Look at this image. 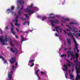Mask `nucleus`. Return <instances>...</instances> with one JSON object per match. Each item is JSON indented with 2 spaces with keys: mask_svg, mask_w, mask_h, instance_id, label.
Returning <instances> with one entry per match:
<instances>
[{
  "mask_svg": "<svg viewBox=\"0 0 80 80\" xmlns=\"http://www.w3.org/2000/svg\"><path fill=\"white\" fill-rule=\"evenodd\" d=\"M67 53L68 54V57H70V55H71V58L70 59L71 60H72V59L74 60L75 64H74L73 62H70V61L68 59H66V61L68 63L67 64H64V65L63 68V71H64V72H67V71H68V66L71 67V66H72V72H73V71H74V68H75V66L76 67V65H77V63H76L75 62H77V61H78V62L77 63H78V67L79 68L80 71V62H78V53L75 52L73 53V52H72L70 51H68Z\"/></svg>",
  "mask_w": 80,
  "mask_h": 80,
  "instance_id": "nucleus-1",
  "label": "nucleus"
},
{
  "mask_svg": "<svg viewBox=\"0 0 80 80\" xmlns=\"http://www.w3.org/2000/svg\"><path fill=\"white\" fill-rule=\"evenodd\" d=\"M17 3H18V6L16 10H18V9L20 8V6L18 5V3H19L22 7V8H20V10L18 11V15H17V12H14L12 11L14 10V8H15V6H11V9H7L6 11V13H7V14H8L10 12H11L12 15L14 13V15L15 16V18L13 20V22L14 23L16 22V23L15 24L16 26L20 27L21 24H18V20H17V18H18L20 17V16H21L22 14L23 13V12L22 11L23 10V6L25 4V2H24L23 0H17Z\"/></svg>",
  "mask_w": 80,
  "mask_h": 80,
  "instance_id": "nucleus-2",
  "label": "nucleus"
},
{
  "mask_svg": "<svg viewBox=\"0 0 80 80\" xmlns=\"http://www.w3.org/2000/svg\"><path fill=\"white\" fill-rule=\"evenodd\" d=\"M74 24H75V23L73 22H71L69 23V26H72V28H70V26H69V25L66 24V26L68 27L71 30L72 32H74L72 34L70 32H67V33H68V37H71V38L72 39V41L75 43V47L74 48V50L75 52L76 50L78 53V52H79V50H78V44L77 42V41H76L75 38H74V37H73V35L77 38H78L79 37H80V30L79 31V33H78V28L76 27H74L72 25Z\"/></svg>",
  "mask_w": 80,
  "mask_h": 80,
  "instance_id": "nucleus-3",
  "label": "nucleus"
},
{
  "mask_svg": "<svg viewBox=\"0 0 80 80\" xmlns=\"http://www.w3.org/2000/svg\"><path fill=\"white\" fill-rule=\"evenodd\" d=\"M7 35H5V37H3V35L1 36V37H0V42L1 43H2V45H6L5 42H9L11 47L10 49V52L12 53H15V54L16 55L18 52L17 49L15 48H14L15 50H13V48L15 47V45L13 44V42L10 38H7Z\"/></svg>",
  "mask_w": 80,
  "mask_h": 80,
  "instance_id": "nucleus-4",
  "label": "nucleus"
},
{
  "mask_svg": "<svg viewBox=\"0 0 80 80\" xmlns=\"http://www.w3.org/2000/svg\"><path fill=\"white\" fill-rule=\"evenodd\" d=\"M33 6V4H32L30 6H27V8L25 9V12H28V15L27 14H24V15L25 16L26 19L27 20L29 19L30 16L32 14H33V13H35V11L34 10H31V8H32Z\"/></svg>",
  "mask_w": 80,
  "mask_h": 80,
  "instance_id": "nucleus-5",
  "label": "nucleus"
},
{
  "mask_svg": "<svg viewBox=\"0 0 80 80\" xmlns=\"http://www.w3.org/2000/svg\"><path fill=\"white\" fill-rule=\"evenodd\" d=\"M54 17H48V21L49 22L51 23V25L52 26V27H55V23H56L57 24H58L59 23V21L57 19H55L54 20H53V19H52V18H54Z\"/></svg>",
  "mask_w": 80,
  "mask_h": 80,
  "instance_id": "nucleus-6",
  "label": "nucleus"
},
{
  "mask_svg": "<svg viewBox=\"0 0 80 80\" xmlns=\"http://www.w3.org/2000/svg\"><path fill=\"white\" fill-rule=\"evenodd\" d=\"M16 67H17L15 66V65H13L12 67V69L11 70L10 72H8V77L10 79L9 80H13V79H12V74H13V71L15 70Z\"/></svg>",
  "mask_w": 80,
  "mask_h": 80,
  "instance_id": "nucleus-7",
  "label": "nucleus"
},
{
  "mask_svg": "<svg viewBox=\"0 0 80 80\" xmlns=\"http://www.w3.org/2000/svg\"><path fill=\"white\" fill-rule=\"evenodd\" d=\"M61 27L60 26H55V28L56 29V31L58 33H59L58 31V29H59V31L61 32H62V29L60 28Z\"/></svg>",
  "mask_w": 80,
  "mask_h": 80,
  "instance_id": "nucleus-8",
  "label": "nucleus"
},
{
  "mask_svg": "<svg viewBox=\"0 0 80 80\" xmlns=\"http://www.w3.org/2000/svg\"><path fill=\"white\" fill-rule=\"evenodd\" d=\"M69 18H65L64 17H62V19H61V22L63 23H65V21L66 22H69Z\"/></svg>",
  "mask_w": 80,
  "mask_h": 80,
  "instance_id": "nucleus-9",
  "label": "nucleus"
},
{
  "mask_svg": "<svg viewBox=\"0 0 80 80\" xmlns=\"http://www.w3.org/2000/svg\"><path fill=\"white\" fill-rule=\"evenodd\" d=\"M11 32L14 35H15V32L13 31V29H14V27L13 25V23L12 22H11Z\"/></svg>",
  "mask_w": 80,
  "mask_h": 80,
  "instance_id": "nucleus-10",
  "label": "nucleus"
},
{
  "mask_svg": "<svg viewBox=\"0 0 80 80\" xmlns=\"http://www.w3.org/2000/svg\"><path fill=\"white\" fill-rule=\"evenodd\" d=\"M10 61L11 64H12L15 62V58L12 57Z\"/></svg>",
  "mask_w": 80,
  "mask_h": 80,
  "instance_id": "nucleus-11",
  "label": "nucleus"
},
{
  "mask_svg": "<svg viewBox=\"0 0 80 80\" xmlns=\"http://www.w3.org/2000/svg\"><path fill=\"white\" fill-rule=\"evenodd\" d=\"M67 40L68 45H69V46H70L71 45V43H72L71 39L69 38H67Z\"/></svg>",
  "mask_w": 80,
  "mask_h": 80,
  "instance_id": "nucleus-12",
  "label": "nucleus"
},
{
  "mask_svg": "<svg viewBox=\"0 0 80 80\" xmlns=\"http://www.w3.org/2000/svg\"><path fill=\"white\" fill-rule=\"evenodd\" d=\"M39 71V69H38V70L36 71L35 72V73L36 74V75L37 77H38V79L39 80H40V77L38 76V71Z\"/></svg>",
  "mask_w": 80,
  "mask_h": 80,
  "instance_id": "nucleus-13",
  "label": "nucleus"
},
{
  "mask_svg": "<svg viewBox=\"0 0 80 80\" xmlns=\"http://www.w3.org/2000/svg\"><path fill=\"white\" fill-rule=\"evenodd\" d=\"M14 42L16 43V45L18 46H20V44H19V42L15 40H14Z\"/></svg>",
  "mask_w": 80,
  "mask_h": 80,
  "instance_id": "nucleus-14",
  "label": "nucleus"
},
{
  "mask_svg": "<svg viewBox=\"0 0 80 80\" xmlns=\"http://www.w3.org/2000/svg\"><path fill=\"white\" fill-rule=\"evenodd\" d=\"M46 18H47V17H46V16H42L41 20L42 21H44V20H46Z\"/></svg>",
  "mask_w": 80,
  "mask_h": 80,
  "instance_id": "nucleus-15",
  "label": "nucleus"
},
{
  "mask_svg": "<svg viewBox=\"0 0 80 80\" xmlns=\"http://www.w3.org/2000/svg\"><path fill=\"white\" fill-rule=\"evenodd\" d=\"M35 62L34 60H31L29 61V65H31V63H32V62Z\"/></svg>",
  "mask_w": 80,
  "mask_h": 80,
  "instance_id": "nucleus-16",
  "label": "nucleus"
},
{
  "mask_svg": "<svg viewBox=\"0 0 80 80\" xmlns=\"http://www.w3.org/2000/svg\"><path fill=\"white\" fill-rule=\"evenodd\" d=\"M21 37L22 39L21 40V41L22 42H22H23V41H25V40H24V38H23V36L21 35Z\"/></svg>",
  "mask_w": 80,
  "mask_h": 80,
  "instance_id": "nucleus-17",
  "label": "nucleus"
},
{
  "mask_svg": "<svg viewBox=\"0 0 80 80\" xmlns=\"http://www.w3.org/2000/svg\"><path fill=\"white\" fill-rule=\"evenodd\" d=\"M61 57H64V58H65L67 57V55L66 54H62L60 56Z\"/></svg>",
  "mask_w": 80,
  "mask_h": 80,
  "instance_id": "nucleus-18",
  "label": "nucleus"
},
{
  "mask_svg": "<svg viewBox=\"0 0 80 80\" xmlns=\"http://www.w3.org/2000/svg\"><path fill=\"white\" fill-rule=\"evenodd\" d=\"M40 73L42 75H46V73L43 72H41Z\"/></svg>",
  "mask_w": 80,
  "mask_h": 80,
  "instance_id": "nucleus-19",
  "label": "nucleus"
},
{
  "mask_svg": "<svg viewBox=\"0 0 80 80\" xmlns=\"http://www.w3.org/2000/svg\"><path fill=\"white\" fill-rule=\"evenodd\" d=\"M34 9L35 10H36V11H38V10H39V9L36 7H34Z\"/></svg>",
  "mask_w": 80,
  "mask_h": 80,
  "instance_id": "nucleus-20",
  "label": "nucleus"
},
{
  "mask_svg": "<svg viewBox=\"0 0 80 80\" xmlns=\"http://www.w3.org/2000/svg\"><path fill=\"white\" fill-rule=\"evenodd\" d=\"M62 43L63 45H66V43L65 42V40H64L62 41Z\"/></svg>",
  "mask_w": 80,
  "mask_h": 80,
  "instance_id": "nucleus-21",
  "label": "nucleus"
},
{
  "mask_svg": "<svg viewBox=\"0 0 80 80\" xmlns=\"http://www.w3.org/2000/svg\"><path fill=\"white\" fill-rule=\"evenodd\" d=\"M65 78H67V76H68V73L67 72H66V73H65Z\"/></svg>",
  "mask_w": 80,
  "mask_h": 80,
  "instance_id": "nucleus-22",
  "label": "nucleus"
},
{
  "mask_svg": "<svg viewBox=\"0 0 80 80\" xmlns=\"http://www.w3.org/2000/svg\"><path fill=\"white\" fill-rule=\"evenodd\" d=\"M20 19H21V20H22V21H23V20H25L26 19L23 18V17H21L20 18Z\"/></svg>",
  "mask_w": 80,
  "mask_h": 80,
  "instance_id": "nucleus-23",
  "label": "nucleus"
},
{
  "mask_svg": "<svg viewBox=\"0 0 80 80\" xmlns=\"http://www.w3.org/2000/svg\"><path fill=\"white\" fill-rule=\"evenodd\" d=\"M26 23H27V21H25V22H24L23 23V25H25L26 24Z\"/></svg>",
  "mask_w": 80,
  "mask_h": 80,
  "instance_id": "nucleus-24",
  "label": "nucleus"
},
{
  "mask_svg": "<svg viewBox=\"0 0 80 80\" xmlns=\"http://www.w3.org/2000/svg\"><path fill=\"white\" fill-rule=\"evenodd\" d=\"M24 34L26 35H28V34H27V33H28V32H24Z\"/></svg>",
  "mask_w": 80,
  "mask_h": 80,
  "instance_id": "nucleus-25",
  "label": "nucleus"
},
{
  "mask_svg": "<svg viewBox=\"0 0 80 80\" xmlns=\"http://www.w3.org/2000/svg\"><path fill=\"white\" fill-rule=\"evenodd\" d=\"M68 49L69 50H70L71 49V47L69 46L68 48Z\"/></svg>",
  "mask_w": 80,
  "mask_h": 80,
  "instance_id": "nucleus-26",
  "label": "nucleus"
},
{
  "mask_svg": "<svg viewBox=\"0 0 80 80\" xmlns=\"http://www.w3.org/2000/svg\"><path fill=\"white\" fill-rule=\"evenodd\" d=\"M63 31L64 32V33L65 35H67V32H66V31L65 30H63Z\"/></svg>",
  "mask_w": 80,
  "mask_h": 80,
  "instance_id": "nucleus-27",
  "label": "nucleus"
},
{
  "mask_svg": "<svg viewBox=\"0 0 80 80\" xmlns=\"http://www.w3.org/2000/svg\"><path fill=\"white\" fill-rule=\"evenodd\" d=\"M34 63H33L32 65L30 66V67H33V66H34Z\"/></svg>",
  "mask_w": 80,
  "mask_h": 80,
  "instance_id": "nucleus-28",
  "label": "nucleus"
},
{
  "mask_svg": "<svg viewBox=\"0 0 80 80\" xmlns=\"http://www.w3.org/2000/svg\"><path fill=\"white\" fill-rule=\"evenodd\" d=\"M15 38H17V39H18V36H17L16 35H15Z\"/></svg>",
  "mask_w": 80,
  "mask_h": 80,
  "instance_id": "nucleus-29",
  "label": "nucleus"
},
{
  "mask_svg": "<svg viewBox=\"0 0 80 80\" xmlns=\"http://www.w3.org/2000/svg\"><path fill=\"white\" fill-rule=\"evenodd\" d=\"M65 0H64L63 2H62V5H64V4H65Z\"/></svg>",
  "mask_w": 80,
  "mask_h": 80,
  "instance_id": "nucleus-30",
  "label": "nucleus"
},
{
  "mask_svg": "<svg viewBox=\"0 0 80 80\" xmlns=\"http://www.w3.org/2000/svg\"><path fill=\"white\" fill-rule=\"evenodd\" d=\"M2 30L0 29V33H1V34H2Z\"/></svg>",
  "mask_w": 80,
  "mask_h": 80,
  "instance_id": "nucleus-31",
  "label": "nucleus"
},
{
  "mask_svg": "<svg viewBox=\"0 0 80 80\" xmlns=\"http://www.w3.org/2000/svg\"><path fill=\"white\" fill-rule=\"evenodd\" d=\"M17 65H18V63H17V62H16L15 66H17Z\"/></svg>",
  "mask_w": 80,
  "mask_h": 80,
  "instance_id": "nucleus-32",
  "label": "nucleus"
},
{
  "mask_svg": "<svg viewBox=\"0 0 80 80\" xmlns=\"http://www.w3.org/2000/svg\"><path fill=\"white\" fill-rule=\"evenodd\" d=\"M16 30H17V32H19V30L18 29V28H16Z\"/></svg>",
  "mask_w": 80,
  "mask_h": 80,
  "instance_id": "nucleus-33",
  "label": "nucleus"
},
{
  "mask_svg": "<svg viewBox=\"0 0 80 80\" xmlns=\"http://www.w3.org/2000/svg\"><path fill=\"white\" fill-rule=\"evenodd\" d=\"M8 28V26H7L5 27V29L7 30Z\"/></svg>",
  "mask_w": 80,
  "mask_h": 80,
  "instance_id": "nucleus-34",
  "label": "nucleus"
},
{
  "mask_svg": "<svg viewBox=\"0 0 80 80\" xmlns=\"http://www.w3.org/2000/svg\"><path fill=\"white\" fill-rule=\"evenodd\" d=\"M55 35L56 36H57V37H58V34H57V32H56L55 33Z\"/></svg>",
  "mask_w": 80,
  "mask_h": 80,
  "instance_id": "nucleus-35",
  "label": "nucleus"
},
{
  "mask_svg": "<svg viewBox=\"0 0 80 80\" xmlns=\"http://www.w3.org/2000/svg\"><path fill=\"white\" fill-rule=\"evenodd\" d=\"M33 31V30H31V29H29L28 30V32H32Z\"/></svg>",
  "mask_w": 80,
  "mask_h": 80,
  "instance_id": "nucleus-36",
  "label": "nucleus"
},
{
  "mask_svg": "<svg viewBox=\"0 0 80 80\" xmlns=\"http://www.w3.org/2000/svg\"><path fill=\"white\" fill-rule=\"evenodd\" d=\"M53 15V14L51 13L50 14H49V16H51V15Z\"/></svg>",
  "mask_w": 80,
  "mask_h": 80,
  "instance_id": "nucleus-37",
  "label": "nucleus"
},
{
  "mask_svg": "<svg viewBox=\"0 0 80 80\" xmlns=\"http://www.w3.org/2000/svg\"><path fill=\"white\" fill-rule=\"evenodd\" d=\"M28 26H29V25L30 24V21H28Z\"/></svg>",
  "mask_w": 80,
  "mask_h": 80,
  "instance_id": "nucleus-38",
  "label": "nucleus"
},
{
  "mask_svg": "<svg viewBox=\"0 0 80 80\" xmlns=\"http://www.w3.org/2000/svg\"><path fill=\"white\" fill-rule=\"evenodd\" d=\"M61 25L62 26V27H63L64 25H63V23H61Z\"/></svg>",
  "mask_w": 80,
  "mask_h": 80,
  "instance_id": "nucleus-39",
  "label": "nucleus"
},
{
  "mask_svg": "<svg viewBox=\"0 0 80 80\" xmlns=\"http://www.w3.org/2000/svg\"><path fill=\"white\" fill-rule=\"evenodd\" d=\"M55 30V29L53 28V29H52V31H54Z\"/></svg>",
  "mask_w": 80,
  "mask_h": 80,
  "instance_id": "nucleus-40",
  "label": "nucleus"
},
{
  "mask_svg": "<svg viewBox=\"0 0 80 80\" xmlns=\"http://www.w3.org/2000/svg\"><path fill=\"white\" fill-rule=\"evenodd\" d=\"M67 50V48H66L64 49V50Z\"/></svg>",
  "mask_w": 80,
  "mask_h": 80,
  "instance_id": "nucleus-41",
  "label": "nucleus"
},
{
  "mask_svg": "<svg viewBox=\"0 0 80 80\" xmlns=\"http://www.w3.org/2000/svg\"><path fill=\"white\" fill-rule=\"evenodd\" d=\"M66 30L67 31H70V30L68 29H66Z\"/></svg>",
  "mask_w": 80,
  "mask_h": 80,
  "instance_id": "nucleus-42",
  "label": "nucleus"
},
{
  "mask_svg": "<svg viewBox=\"0 0 80 80\" xmlns=\"http://www.w3.org/2000/svg\"><path fill=\"white\" fill-rule=\"evenodd\" d=\"M37 17H38V18H39V16H37Z\"/></svg>",
  "mask_w": 80,
  "mask_h": 80,
  "instance_id": "nucleus-43",
  "label": "nucleus"
},
{
  "mask_svg": "<svg viewBox=\"0 0 80 80\" xmlns=\"http://www.w3.org/2000/svg\"><path fill=\"white\" fill-rule=\"evenodd\" d=\"M20 32H22V31H20Z\"/></svg>",
  "mask_w": 80,
  "mask_h": 80,
  "instance_id": "nucleus-44",
  "label": "nucleus"
},
{
  "mask_svg": "<svg viewBox=\"0 0 80 80\" xmlns=\"http://www.w3.org/2000/svg\"><path fill=\"white\" fill-rule=\"evenodd\" d=\"M10 48L9 47H8L7 48Z\"/></svg>",
  "mask_w": 80,
  "mask_h": 80,
  "instance_id": "nucleus-45",
  "label": "nucleus"
}]
</instances>
